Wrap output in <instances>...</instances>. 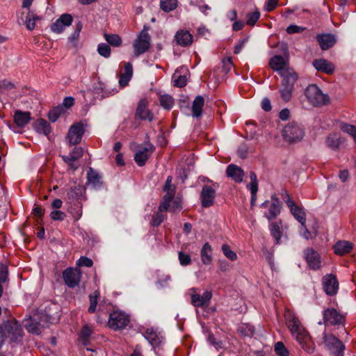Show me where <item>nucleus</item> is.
<instances>
[{"label": "nucleus", "mask_w": 356, "mask_h": 356, "mask_svg": "<svg viewBox=\"0 0 356 356\" xmlns=\"http://www.w3.org/2000/svg\"><path fill=\"white\" fill-rule=\"evenodd\" d=\"M83 134V123L76 122L70 127L66 139L70 145H77L81 143Z\"/></svg>", "instance_id": "nucleus-11"}, {"label": "nucleus", "mask_w": 356, "mask_h": 356, "mask_svg": "<svg viewBox=\"0 0 356 356\" xmlns=\"http://www.w3.org/2000/svg\"><path fill=\"white\" fill-rule=\"evenodd\" d=\"M282 227V221L280 220L279 221L272 222L269 225V229L270 232L271 236L275 240L277 244L280 243V238L282 236L281 229Z\"/></svg>", "instance_id": "nucleus-29"}, {"label": "nucleus", "mask_w": 356, "mask_h": 356, "mask_svg": "<svg viewBox=\"0 0 356 356\" xmlns=\"http://www.w3.org/2000/svg\"><path fill=\"white\" fill-rule=\"evenodd\" d=\"M177 0H160V8L165 13L174 10L177 7Z\"/></svg>", "instance_id": "nucleus-38"}, {"label": "nucleus", "mask_w": 356, "mask_h": 356, "mask_svg": "<svg viewBox=\"0 0 356 356\" xmlns=\"http://www.w3.org/2000/svg\"><path fill=\"white\" fill-rule=\"evenodd\" d=\"M187 72L188 70L184 67H181L180 69L177 70L172 75L174 86L177 87H183L186 86L187 83Z\"/></svg>", "instance_id": "nucleus-23"}, {"label": "nucleus", "mask_w": 356, "mask_h": 356, "mask_svg": "<svg viewBox=\"0 0 356 356\" xmlns=\"http://www.w3.org/2000/svg\"><path fill=\"white\" fill-rule=\"evenodd\" d=\"M222 251L224 255L227 258L230 259L231 261L236 260V259H237L236 254L231 250L230 247L228 245H227V244L222 245Z\"/></svg>", "instance_id": "nucleus-44"}, {"label": "nucleus", "mask_w": 356, "mask_h": 356, "mask_svg": "<svg viewBox=\"0 0 356 356\" xmlns=\"http://www.w3.org/2000/svg\"><path fill=\"white\" fill-rule=\"evenodd\" d=\"M34 128L37 132L45 136H48L51 131L49 123L43 119L38 120L34 124Z\"/></svg>", "instance_id": "nucleus-33"}, {"label": "nucleus", "mask_w": 356, "mask_h": 356, "mask_svg": "<svg viewBox=\"0 0 356 356\" xmlns=\"http://www.w3.org/2000/svg\"><path fill=\"white\" fill-rule=\"evenodd\" d=\"M92 334V330L88 326L85 325L80 332L79 337L82 339L83 343H85L88 341L89 337Z\"/></svg>", "instance_id": "nucleus-48"}, {"label": "nucleus", "mask_w": 356, "mask_h": 356, "mask_svg": "<svg viewBox=\"0 0 356 356\" xmlns=\"http://www.w3.org/2000/svg\"><path fill=\"white\" fill-rule=\"evenodd\" d=\"M160 104L165 109H170L174 105V99L168 95H161Z\"/></svg>", "instance_id": "nucleus-43"}, {"label": "nucleus", "mask_w": 356, "mask_h": 356, "mask_svg": "<svg viewBox=\"0 0 356 356\" xmlns=\"http://www.w3.org/2000/svg\"><path fill=\"white\" fill-rule=\"evenodd\" d=\"M305 135L302 127L296 122L289 123L283 130L282 136L289 143L300 141Z\"/></svg>", "instance_id": "nucleus-6"}, {"label": "nucleus", "mask_w": 356, "mask_h": 356, "mask_svg": "<svg viewBox=\"0 0 356 356\" xmlns=\"http://www.w3.org/2000/svg\"><path fill=\"white\" fill-rule=\"evenodd\" d=\"M270 67L282 77L297 74L292 68L289 67L288 58L282 56H274L269 61Z\"/></svg>", "instance_id": "nucleus-3"}, {"label": "nucleus", "mask_w": 356, "mask_h": 356, "mask_svg": "<svg viewBox=\"0 0 356 356\" xmlns=\"http://www.w3.org/2000/svg\"><path fill=\"white\" fill-rule=\"evenodd\" d=\"M305 28L302 26H299L297 25L291 24L289 26L287 27V32L290 34L295 33H299L302 31H303Z\"/></svg>", "instance_id": "nucleus-63"}, {"label": "nucleus", "mask_w": 356, "mask_h": 356, "mask_svg": "<svg viewBox=\"0 0 356 356\" xmlns=\"http://www.w3.org/2000/svg\"><path fill=\"white\" fill-rule=\"evenodd\" d=\"M223 64V70L225 72H228L230 71L232 67V62L230 58H227L223 60L222 61Z\"/></svg>", "instance_id": "nucleus-64"}, {"label": "nucleus", "mask_w": 356, "mask_h": 356, "mask_svg": "<svg viewBox=\"0 0 356 356\" xmlns=\"http://www.w3.org/2000/svg\"><path fill=\"white\" fill-rule=\"evenodd\" d=\"M204 104V99L202 96H197L195 97L192 106L193 115L194 117L198 118L202 115Z\"/></svg>", "instance_id": "nucleus-37"}, {"label": "nucleus", "mask_w": 356, "mask_h": 356, "mask_svg": "<svg viewBox=\"0 0 356 356\" xmlns=\"http://www.w3.org/2000/svg\"><path fill=\"white\" fill-rule=\"evenodd\" d=\"M305 96L308 102L314 106H319L329 101L327 95H325L316 85H309L305 90Z\"/></svg>", "instance_id": "nucleus-4"}, {"label": "nucleus", "mask_w": 356, "mask_h": 356, "mask_svg": "<svg viewBox=\"0 0 356 356\" xmlns=\"http://www.w3.org/2000/svg\"><path fill=\"white\" fill-rule=\"evenodd\" d=\"M60 112H61V108H56L51 111L49 113V115H48L49 120L52 122H56L58 119V118L60 115Z\"/></svg>", "instance_id": "nucleus-55"}, {"label": "nucleus", "mask_w": 356, "mask_h": 356, "mask_svg": "<svg viewBox=\"0 0 356 356\" xmlns=\"http://www.w3.org/2000/svg\"><path fill=\"white\" fill-rule=\"evenodd\" d=\"M318 42L323 50H326L332 47L335 42L336 39L333 35L331 34H321L317 36Z\"/></svg>", "instance_id": "nucleus-26"}, {"label": "nucleus", "mask_w": 356, "mask_h": 356, "mask_svg": "<svg viewBox=\"0 0 356 356\" xmlns=\"http://www.w3.org/2000/svg\"><path fill=\"white\" fill-rule=\"evenodd\" d=\"M323 284L325 292L327 295H334L338 290V282L335 276L328 275L323 278Z\"/></svg>", "instance_id": "nucleus-19"}, {"label": "nucleus", "mask_w": 356, "mask_h": 356, "mask_svg": "<svg viewBox=\"0 0 356 356\" xmlns=\"http://www.w3.org/2000/svg\"><path fill=\"white\" fill-rule=\"evenodd\" d=\"M144 337L152 346H158L161 342L159 334L152 328H149L145 330Z\"/></svg>", "instance_id": "nucleus-36"}, {"label": "nucleus", "mask_w": 356, "mask_h": 356, "mask_svg": "<svg viewBox=\"0 0 356 356\" xmlns=\"http://www.w3.org/2000/svg\"><path fill=\"white\" fill-rule=\"evenodd\" d=\"M175 40L179 45L187 47L193 42V35L186 30L178 31L175 35Z\"/></svg>", "instance_id": "nucleus-24"}, {"label": "nucleus", "mask_w": 356, "mask_h": 356, "mask_svg": "<svg viewBox=\"0 0 356 356\" xmlns=\"http://www.w3.org/2000/svg\"><path fill=\"white\" fill-rule=\"evenodd\" d=\"M215 196V190L210 186H204L201 192L202 205L204 207H209L212 206Z\"/></svg>", "instance_id": "nucleus-20"}, {"label": "nucleus", "mask_w": 356, "mask_h": 356, "mask_svg": "<svg viewBox=\"0 0 356 356\" xmlns=\"http://www.w3.org/2000/svg\"><path fill=\"white\" fill-rule=\"evenodd\" d=\"M299 232L300 235L307 240L312 238L316 235V234H314V235L313 236L312 233L307 229L305 223L301 225Z\"/></svg>", "instance_id": "nucleus-50"}, {"label": "nucleus", "mask_w": 356, "mask_h": 356, "mask_svg": "<svg viewBox=\"0 0 356 356\" xmlns=\"http://www.w3.org/2000/svg\"><path fill=\"white\" fill-rule=\"evenodd\" d=\"M248 19L246 22H257L260 17V13L258 10H255L252 13H248Z\"/></svg>", "instance_id": "nucleus-59"}, {"label": "nucleus", "mask_w": 356, "mask_h": 356, "mask_svg": "<svg viewBox=\"0 0 356 356\" xmlns=\"http://www.w3.org/2000/svg\"><path fill=\"white\" fill-rule=\"evenodd\" d=\"M188 293L191 297V303L193 306L199 307H203L204 303L202 300V296H200L196 291V289L192 288L188 291Z\"/></svg>", "instance_id": "nucleus-39"}, {"label": "nucleus", "mask_w": 356, "mask_h": 356, "mask_svg": "<svg viewBox=\"0 0 356 356\" xmlns=\"http://www.w3.org/2000/svg\"><path fill=\"white\" fill-rule=\"evenodd\" d=\"M305 259L309 267L314 270L319 269L321 267V257L319 254L312 248L305 251Z\"/></svg>", "instance_id": "nucleus-18"}, {"label": "nucleus", "mask_w": 356, "mask_h": 356, "mask_svg": "<svg viewBox=\"0 0 356 356\" xmlns=\"http://www.w3.org/2000/svg\"><path fill=\"white\" fill-rule=\"evenodd\" d=\"M172 177L169 176L164 186V191L166 193L163 198V201L170 203L173 199L175 193V186L172 184Z\"/></svg>", "instance_id": "nucleus-28"}, {"label": "nucleus", "mask_w": 356, "mask_h": 356, "mask_svg": "<svg viewBox=\"0 0 356 356\" xmlns=\"http://www.w3.org/2000/svg\"><path fill=\"white\" fill-rule=\"evenodd\" d=\"M120 74L127 76V77H132L133 67L131 63L128 62L124 63L123 72H121Z\"/></svg>", "instance_id": "nucleus-57"}, {"label": "nucleus", "mask_w": 356, "mask_h": 356, "mask_svg": "<svg viewBox=\"0 0 356 356\" xmlns=\"http://www.w3.org/2000/svg\"><path fill=\"white\" fill-rule=\"evenodd\" d=\"M15 86L13 83L8 80L0 81V90L1 91H10L15 89Z\"/></svg>", "instance_id": "nucleus-51"}, {"label": "nucleus", "mask_w": 356, "mask_h": 356, "mask_svg": "<svg viewBox=\"0 0 356 356\" xmlns=\"http://www.w3.org/2000/svg\"><path fill=\"white\" fill-rule=\"evenodd\" d=\"M227 175L236 182H241L244 176L243 170L238 166L230 164L227 168Z\"/></svg>", "instance_id": "nucleus-25"}, {"label": "nucleus", "mask_w": 356, "mask_h": 356, "mask_svg": "<svg viewBox=\"0 0 356 356\" xmlns=\"http://www.w3.org/2000/svg\"><path fill=\"white\" fill-rule=\"evenodd\" d=\"M240 331L245 336H252L254 333V328L250 325H245L244 329V325H242L240 327Z\"/></svg>", "instance_id": "nucleus-62"}, {"label": "nucleus", "mask_w": 356, "mask_h": 356, "mask_svg": "<svg viewBox=\"0 0 356 356\" xmlns=\"http://www.w3.org/2000/svg\"><path fill=\"white\" fill-rule=\"evenodd\" d=\"M83 154V149L81 147H75L68 156H62V159L67 164L69 169L74 171L79 167L76 161L81 158Z\"/></svg>", "instance_id": "nucleus-14"}, {"label": "nucleus", "mask_w": 356, "mask_h": 356, "mask_svg": "<svg viewBox=\"0 0 356 356\" xmlns=\"http://www.w3.org/2000/svg\"><path fill=\"white\" fill-rule=\"evenodd\" d=\"M170 203L162 201L159 207L158 211L152 216L150 224L152 226L158 227L166 219L165 212L168 209Z\"/></svg>", "instance_id": "nucleus-17"}, {"label": "nucleus", "mask_w": 356, "mask_h": 356, "mask_svg": "<svg viewBox=\"0 0 356 356\" xmlns=\"http://www.w3.org/2000/svg\"><path fill=\"white\" fill-rule=\"evenodd\" d=\"M278 5V0H267L264 4V10L267 12L273 10Z\"/></svg>", "instance_id": "nucleus-54"}, {"label": "nucleus", "mask_w": 356, "mask_h": 356, "mask_svg": "<svg viewBox=\"0 0 356 356\" xmlns=\"http://www.w3.org/2000/svg\"><path fill=\"white\" fill-rule=\"evenodd\" d=\"M149 29V26H144L143 29L133 41L132 48L135 57H139L149 50L151 47V36L148 33Z\"/></svg>", "instance_id": "nucleus-2"}, {"label": "nucleus", "mask_w": 356, "mask_h": 356, "mask_svg": "<svg viewBox=\"0 0 356 356\" xmlns=\"http://www.w3.org/2000/svg\"><path fill=\"white\" fill-rule=\"evenodd\" d=\"M92 261L86 257H81L78 261H77V265L79 266H86V267H91L92 266Z\"/></svg>", "instance_id": "nucleus-58"}, {"label": "nucleus", "mask_w": 356, "mask_h": 356, "mask_svg": "<svg viewBox=\"0 0 356 356\" xmlns=\"http://www.w3.org/2000/svg\"><path fill=\"white\" fill-rule=\"evenodd\" d=\"M282 79L279 92L282 99L285 102H288L292 97L294 84L298 79V75H291Z\"/></svg>", "instance_id": "nucleus-7"}, {"label": "nucleus", "mask_w": 356, "mask_h": 356, "mask_svg": "<svg viewBox=\"0 0 356 356\" xmlns=\"http://www.w3.org/2000/svg\"><path fill=\"white\" fill-rule=\"evenodd\" d=\"M275 351L280 356H289V351L281 341L275 343Z\"/></svg>", "instance_id": "nucleus-46"}, {"label": "nucleus", "mask_w": 356, "mask_h": 356, "mask_svg": "<svg viewBox=\"0 0 356 356\" xmlns=\"http://www.w3.org/2000/svg\"><path fill=\"white\" fill-rule=\"evenodd\" d=\"M63 277L65 284L70 288L78 285L81 279V273L77 270L67 268L63 271Z\"/></svg>", "instance_id": "nucleus-16"}, {"label": "nucleus", "mask_w": 356, "mask_h": 356, "mask_svg": "<svg viewBox=\"0 0 356 356\" xmlns=\"http://www.w3.org/2000/svg\"><path fill=\"white\" fill-rule=\"evenodd\" d=\"M100 296V293L99 291H94L93 293L89 296L90 299V307L88 308V312L90 313H94L96 311L97 305L98 300Z\"/></svg>", "instance_id": "nucleus-40"}, {"label": "nucleus", "mask_w": 356, "mask_h": 356, "mask_svg": "<svg viewBox=\"0 0 356 356\" xmlns=\"http://www.w3.org/2000/svg\"><path fill=\"white\" fill-rule=\"evenodd\" d=\"M282 198L286 202L288 207L294 218L301 224L306 223V214L303 209L296 205L294 201L290 197L289 195L285 191L282 194Z\"/></svg>", "instance_id": "nucleus-9"}, {"label": "nucleus", "mask_w": 356, "mask_h": 356, "mask_svg": "<svg viewBox=\"0 0 356 356\" xmlns=\"http://www.w3.org/2000/svg\"><path fill=\"white\" fill-rule=\"evenodd\" d=\"M325 143L329 148L337 150L341 143V138L338 134L332 133L327 136Z\"/></svg>", "instance_id": "nucleus-34"}, {"label": "nucleus", "mask_w": 356, "mask_h": 356, "mask_svg": "<svg viewBox=\"0 0 356 356\" xmlns=\"http://www.w3.org/2000/svg\"><path fill=\"white\" fill-rule=\"evenodd\" d=\"M313 65L317 71L327 74H332L335 70L334 65L332 63L323 58L314 60Z\"/></svg>", "instance_id": "nucleus-21"}, {"label": "nucleus", "mask_w": 356, "mask_h": 356, "mask_svg": "<svg viewBox=\"0 0 356 356\" xmlns=\"http://www.w3.org/2000/svg\"><path fill=\"white\" fill-rule=\"evenodd\" d=\"M129 316L127 314L121 311H114L110 314L108 325L115 330H122L129 325Z\"/></svg>", "instance_id": "nucleus-8"}, {"label": "nucleus", "mask_w": 356, "mask_h": 356, "mask_svg": "<svg viewBox=\"0 0 356 356\" xmlns=\"http://www.w3.org/2000/svg\"><path fill=\"white\" fill-rule=\"evenodd\" d=\"M5 334L12 341H17L22 337V329L16 321H10L4 325Z\"/></svg>", "instance_id": "nucleus-12"}, {"label": "nucleus", "mask_w": 356, "mask_h": 356, "mask_svg": "<svg viewBox=\"0 0 356 356\" xmlns=\"http://www.w3.org/2000/svg\"><path fill=\"white\" fill-rule=\"evenodd\" d=\"M154 150V147L152 144H147L145 147H140L136 152L134 156V160L138 165H144Z\"/></svg>", "instance_id": "nucleus-15"}, {"label": "nucleus", "mask_w": 356, "mask_h": 356, "mask_svg": "<svg viewBox=\"0 0 356 356\" xmlns=\"http://www.w3.org/2000/svg\"><path fill=\"white\" fill-rule=\"evenodd\" d=\"M284 316L286 324L293 337L295 338L297 342L307 352H313V342L312 341L309 333L303 327L298 318L289 310L286 311Z\"/></svg>", "instance_id": "nucleus-1"}, {"label": "nucleus", "mask_w": 356, "mask_h": 356, "mask_svg": "<svg viewBox=\"0 0 356 356\" xmlns=\"http://www.w3.org/2000/svg\"><path fill=\"white\" fill-rule=\"evenodd\" d=\"M73 17L68 13L63 14L54 22H72Z\"/></svg>", "instance_id": "nucleus-61"}, {"label": "nucleus", "mask_w": 356, "mask_h": 356, "mask_svg": "<svg viewBox=\"0 0 356 356\" xmlns=\"http://www.w3.org/2000/svg\"><path fill=\"white\" fill-rule=\"evenodd\" d=\"M8 273V267L1 264L0 266V283L3 284L7 281Z\"/></svg>", "instance_id": "nucleus-56"}, {"label": "nucleus", "mask_w": 356, "mask_h": 356, "mask_svg": "<svg viewBox=\"0 0 356 356\" xmlns=\"http://www.w3.org/2000/svg\"><path fill=\"white\" fill-rule=\"evenodd\" d=\"M334 249L337 254L343 255L352 250L353 244L346 241H340L334 245Z\"/></svg>", "instance_id": "nucleus-30"}, {"label": "nucleus", "mask_w": 356, "mask_h": 356, "mask_svg": "<svg viewBox=\"0 0 356 356\" xmlns=\"http://www.w3.org/2000/svg\"><path fill=\"white\" fill-rule=\"evenodd\" d=\"M181 202L179 199H172L170 202L168 209L173 213L179 212L181 209Z\"/></svg>", "instance_id": "nucleus-47"}, {"label": "nucleus", "mask_w": 356, "mask_h": 356, "mask_svg": "<svg viewBox=\"0 0 356 356\" xmlns=\"http://www.w3.org/2000/svg\"><path fill=\"white\" fill-rule=\"evenodd\" d=\"M324 343L335 356H341L345 349L344 344L333 334H323Z\"/></svg>", "instance_id": "nucleus-10"}, {"label": "nucleus", "mask_w": 356, "mask_h": 356, "mask_svg": "<svg viewBox=\"0 0 356 356\" xmlns=\"http://www.w3.org/2000/svg\"><path fill=\"white\" fill-rule=\"evenodd\" d=\"M147 104L146 99H141L138 105L136 115L141 120L152 121L153 120V115L147 108Z\"/></svg>", "instance_id": "nucleus-22"}, {"label": "nucleus", "mask_w": 356, "mask_h": 356, "mask_svg": "<svg viewBox=\"0 0 356 356\" xmlns=\"http://www.w3.org/2000/svg\"><path fill=\"white\" fill-rule=\"evenodd\" d=\"M87 178L88 185H91L93 188H97L100 186L101 176L91 168L88 171Z\"/></svg>", "instance_id": "nucleus-35"}, {"label": "nucleus", "mask_w": 356, "mask_h": 356, "mask_svg": "<svg viewBox=\"0 0 356 356\" xmlns=\"http://www.w3.org/2000/svg\"><path fill=\"white\" fill-rule=\"evenodd\" d=\"M323 324L325 326H344L346 316L333 307L325 309L323 311Z\"/></svg>", "instance_id": "nucleus-5"}, {"label": "nucleus", "mask_w": 356, "mask_h": 356, "mask_svg": "<svg viewBox=\"0 0 356 356\" xmlns=\"http://www.w3.org/2000/svg\"><path fill=\"white\" fill-rule=\"evenodd\" d=\"M179 260L181 266H188L191 262L190 255L182 252H179Z\"/></svg>", "instance_id": "nucleus-52"}, {"label": "nucleus", "mask_w": 356, "mask_h": 356, "mask_svg": "<svg viewBox=\"0 0 356 356\" xmlns=\"http://www.w3.org/2000/svg\"><path fill=\"white\" fill-rule=\"evenodd\" d=\"M201 260L205 265H209L212 262V248L209 243H205L200 252Z\"/></svg>", "instance_id": "nucleus-31"}, {"label": "nucleus", "mask_w": 356, "mask_h": 356, "mask_svg": "<svg viewBox=\"0 0 356 356\" xmlns=\"http://www.w3.org/2000/svg\"><path fill=\"white\" fill-rule=\"evenodd\" d=\"M42 17L33 13H30L29 12L27 15L26 16V19H25V22H28V23H30L32 21L33 22H36V21H40L42 20Z\"/></svg>", "instance_id": "nucleus-60"}, {"label": "nucleus", "mask_w": 356, "mask_h": 356, "mask_svg": "<svg viewBox=\"0 0 356 356\" xmlns=\"http://www.w3.org/2000/svg\"><path fill=\"white\" fill-rule=\"evenodd\" d=\"M50 217L54 220L62 221L65 219L66 215L64 212L58 209H55L50 213Z\"/></svg>", "instance_id": "nucleus-49"}, {"label": "nucleus", "mask_w": 356, "mask_h": 356, "mask_svg": "<svg viewBox=\"0 0 356 356\" xmlns=\"http://www.w3.org/2000/svg\"><path fill=\"white\" fill-rule=\"evenodd\" d=\"M31 120V116L29 112H23L17 111L14 115V121L18 127H24Z\"/></svg>", "instance_id": "nucleus-27"}, {"label": "nucleus", "mask_w": 356, "mask_h": 356, "mask_svg": "<svg viewBox=\"0 0 356 356\" xmlns=\"http://www.w3.org/2000/svg\"><path fill=\"white\" fill-rule=\"evenodd\" d=\"M24 326L29 332L39 334L42 330V326L34 317L25 321Z\"/></svg>", "instance_id": "nucleus-32"}, {"label": "nucleus", "mask_w": 356, "mask_h": 356, "mask_svg": "<svg viewBox=\"0 0 356 356\" xmlns=\"http://www.w3.org/2000/svg\"><path fill=\"white\" fill-rule=\"evenodd\" d=\"M104 38L106 42L114 47H120L122 44V40L117 34H104Z\"/></svg>", "instance_id": "nucleus-41"}, {"label": "nucleus", "mask_w": 356, "mask_h": 356, "mask_svg": "<svg viewBox=\"0 0 356 356\" xmlns=\"http://www.w3.org/2000/svg\"><path fill=\"white\" fill-rule=\"evenodd\" d=\"M340 129L342 131L349 134L353 138L354 142L356 144V127L347 123H341Z\"/></svg>", "instance_id": "nucleus-42"}, {"label": "nucleus", "mask_w": 356, "mask_h": 356, "mask_svg": "<svg viewBox=\"0 0 356 356\" xmlns=\"http://www.w3.org/2000/svg\"><path fill=\"white\" fill-rule=\"evenodd\" d=\"M271 198V202L266 201L261 204L262 207H265L268 209V211L264 213V216L268 220L275 218L280 213L281 204L280 200L275 195H273Z\"/></svg>", "instance_id": "nucleus-13"}, {"label": "nucleus", "mask_w": 356, "mask_h": 356, "mask_svg": "<svg viewBox=\"0 0 356 356\" xmlns=\"http://www.w3.org/2000/svg\"><path fill=\"white\" fill-rule=\"evenodd\" d=\"M97 51L104 58H108L111 56V47L105 43H100L98 45Z\"/></svg>", "instance_id": "nucleus-45"}, {"label": "nucleus", "mask_w": 356, "mask_h": 356, "mask_svg": "<svg viewBox=\"0 0 356 356\" xmlns=\"http://www.w3.org/2000/svg\"><path fill=\"white\" fill-rule=\"evenodd\" d=\"M71 24H52L50 29L51 31L56 33H60L63 31L65 26H70Z\"/></svg>", "instance_id": "nucleus-53"}]
</instances>
